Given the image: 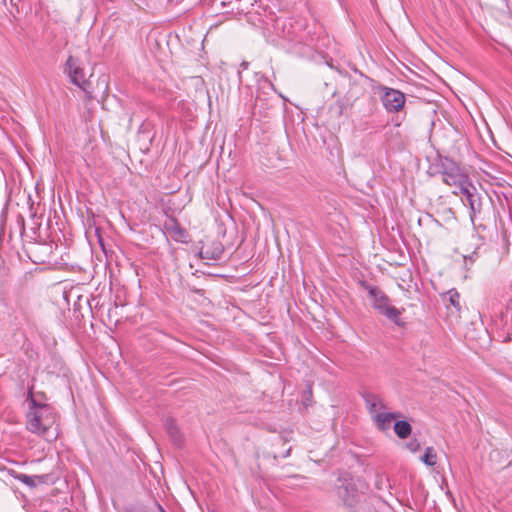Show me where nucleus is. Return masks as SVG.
<instances>
[{"mask_svg": "<svg viewBox=\"0 0 512 512\" xmlns=\"http://www.w3.org/2000/svg\"><path fill=\"white\" fill-rule=\"evenodd\" d=\"M27 402L29 403L27 429L34 434L44 436L49 441L55 439L56 433L51 432L55 424L53 409L47 404L38 403L31 389L28 392Z\"/></svg>", "mask_w": 512, "mask_h": 512, "instance_id": "1", "label": "nucleus"}, {"mask_svg": "<svg viewBox=\"0 0 512 512\" xmlns=\"http://www.w3.org/2000/svg\"><path fill=\"white\" fill-rule=\"evenodd\" d=\"M363 286L368 291V294L373 301V307L388 319L394 321L396 324H399V316L401 313L397 308L389 305L388 296L376 286H371L368 284H363Z\"/></svg>", "mask_w": 512, "mask_h": 512, "instance_id": "2", "label": "nucleus"}, {"mask_svg": "<svg viewBox=\"0 0 512 512\" xmlns=\"http://www.w3.org/2000/svg\"><path fill=\"white\" fill-rule=\"evenodd\" d=\"M443 182L449 186L460 188L469 181V177L463 173L455 161L445 158L441 164Z\"/></svg>", "mask_w": 512, "mask_h": 512, "instance_id": "3", "label": "nucleus"}, {"mask_svg": "<svg viewBox=\"0 0 512 512\" xmlns=\"http://www.w3.org/2000/svg\"><path fill=\"white\" fill-rule=\"evenodd\" d=\"M379 90L382 104L388 112L396 113L402 110L406 101L404 93L387 86H381Z\"/></svg>", "mask_w": 512, "mask_h": 512, "instance_id": "4", "label": "nucleus"}, {"mask_svg": "<svg viewBox=\"0 0 512 512\" xmlns=\"http://www.w3.org/2000/svg\"><path fill=\"white\" fill-rule=\"evenodd\" d=\"M461 194H463L468 202L470 208V218L473 221L476 214L481 212V201L480 197L476 193V188L469 181L465 185L459 188Z\"/></svg>", "mask_w": 512, "mask_h": 512, "instance_id": "5", "label": "nucleus"}, {"mask_svg": "<svg viewBox=\"0 0 512 512\" xmlns=\"http://www.w3.org/2000/svg\"><path fill=\"white\" fill-rule=\"evenodd\" d=\"M337 495L348 507H354L360 499L355 485L349 480L342 481L341 485L337 487Z\"/></svg>", "mask_w": 512, "mask_h": 512, "instance_id": "6", "label": "nucleus"}, {"mask_svg": "<svg viewBox=\"0 0 512 512\" xmlns=\"http://www.w3.org/2000/svg\"><path fill=\"white\" fill-rule=\"evenodd\" d=\"M65 71L68 73L70 81L77 85L80 88L84 87L85 84V73L81 68L79 60L70 56L66 61V69Z\"/></svg>", "mask_w": 512, "mask_h": 512, "instance_id": "7", "label": "nucleus"}, {"mask_svg": "<svg viewBox=\"0 0 512 512\" xmlns=\"http://www.w3.org/2000/svg\"><path fill=\"white\" fill-rule=\"evenodd\" d=\"M224 252V247L219 241H212L210 244H203L198 252L200 258L205 260H219Z\"/></svg>", "mask_w": 512, "mask_h": 512, "instance_id": "8", "label": "nucleus"}, {"mask_svg": "<svg viewBox=\"0 0 512 512\" xmlns=\"http://www.w3.org/2000/svg\"><path fill=\"white\" fill-rule=\"evenodd\" d=\"M400 417H402L401 413L388 412L387 410H384L378 414H375V416L372 417V420L379 430L386 431L391 427L392 421Z\"/></svg>", "mask_w": 512, "mask_h": 512, "instance_id": "9", "label": "nucleus"}, {"mask_svg": "<svg viewBox=\"0 0 512 512\" xmlns=\"http://www.w3.org/2000/svg\"><path fill=\"white\" fill-rule=\"evenodd\" d=\"M364 401L371 417H374L375 414L387 410V406L383 398L379 395L368 393L364 396Z\"/></svg>", "mask_w": 512, "mask_h": 512, "instance_id": "10", "label": "nucleus"}, {"mask_svg": "<svg viewBox=\"0 0 512 512\" xmlns=\"http://www.w3.org/2000/svg\"><path fill=\"white\" fill-rule=\"evenodd\" d=\"M394 432L399 438L406 439L411 434L412 427L405 420L396 421L394 424Z\"/></svg>", "mask_w": 512, "mask_h": 512, "instance_id": "11", "label": "nucleus"}, {"mask_svg": "<svg viewBox=\"0 0 512 512\" xmlns=\"http://www.w3.org/2000/svg\"><path fill=\"white\" fill-rule=\"evenodd\" d=\"M421 461L427 466H434L437 462V454L432 447L425 449L424 455L421 457Z\"/></svg>", "mask_w": 512, "mask_h": 512, "instance_id": "12", "label": "nucleus"}, {"mask_svg": "<svg viewBox=\"0 0 512 512\" xmlns=\"http://www.w3.org/2000/svg\"><path fill=\"white\" fill-rule=\"evenodd\" d=\"M447 296H448V301L450 302V304L457 310V311H460L461 309V306H460V295L459 293L455 290V289H452V290H449L447 292Z\"/></svg>", "mask_w": 512, "mask_h": 512, "instance_id": "13", "label": "nucleus"}, {"mask_svg": "<svg viewBox=\"0 0 512 512\" xmlns=\"http://www.w3.org/2000/svg\"><path fill=\"white\" fill-rule=\"evenodd\" d=\"M15 478L29 487L36 486L35 479L37 477H35V476H29L26 474H17V475H15Z\"/></svg>", "mask_w": 512, "mask_h": 512, "instance_id": "14", "label": "nucleus"}, {"mask_svg": "<svg viewBox=\"0 0 512 512\" xmlns=\"http://www.w3.org/2000/svg\"><path fill=\"white\" fill-rule=\"evenodd\" d=\"M172 232H173V235H174L176 240L183 241V239L187 236L186 230L181 228V227H179L178 225H175L172 228Z\"/></svg>", "mask_w": 512, "mask_h": 512, "instance_id": "15", "label": "nucleus"}, {"mask_svg": "<svg viewBox=\"0 0 512 512\" xmlns=\"http://www.w3.org/2000/svg\"><path fill=\"white\" fill-rule=\"evenodd\" d=\"M407 447L410 451L416 452L420 448V443L414 439L407 444Z\"/></svg>", "mask_w": 512, "mask_h": 512, "instance_id": "16", "label": "nucleus"}, {"mask_svg": "<svg viewBox=\"0 0 512 512\" xmlns=\"http://www.w3.org/2000/svg\"><path fill=\"white\" fill-rule=\"evenodd\" d=\"M505 3L507 14L512 17V0H503Z\"/></svg>", "mask_w": 512, "mask_h": 512, "instance_id": "17", "label": "nucleus"}, {"mask_svg": "<svg viewBox=\"0 0 512 512\" xmlns=\"http://www.w3.org/2000/svg\"><path fill=\"white\" fill-rule=\"evenodd\" d=\"M240 66H241L242 69L246 70L249 67V63L246 62V61H243Z\"/></svg>", "mask_w": 512, "mask_h": 512, "instance_id": "18", "label": "nucleus"}, {"mask_svg": "<svg viewBox=\"0 0 512 512\" xmlns=\"http://www.w3.org/2000/svg\"><path fill=\"white\" fill-rule=\"evenodd\" d=\"M158 512H165L164 509L160 505L158 506Z\"/></svg>", "mask_w": 512, "mask_h": 512, "instance_id": "19", "label": "nucleus"}]
</instances>
